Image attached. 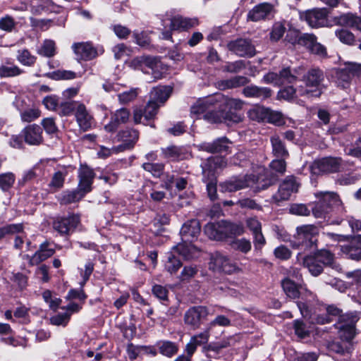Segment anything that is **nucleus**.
<instances>
[{"mask_svg":"<svg viewBox=\"0 0 361 361\" xmlns=\"http://www.w3.org/2000/svg\"><path fill=\"white\" fill-rule=\"evenodd\" d=\"M242 102L221 94L197 101L191 107V114L197 118L203 114L204 120L212 123L222 122L239 123L241 116L236 110L242 108Z\"/></svg>","mask_w":361,"mask_h":361,"instance_id":"nucleus-1","label":"nucleus"},{"mask_svg":"<svg viewBox=\"0 0 361 361\" xmlns=\"http://www.w3.org/2000/svg\"><path fill=\"white\" fill-rule=\"evenodd\" d=\"M324 79V73L320 69L312 68L308 71L302 76L305 86H298V94L307 98L319 97L324 89L322 84Z\"/></svg>","mask_w":361,"mask_h":361,"instance_id":"nucleus-2","label":"nucleus"},{"mask_svg":"<svg viewBox=\"0 0 361 361\" xmlns=\"http://www.w3.org/2000/svg\"><path fill=\"white\" fill-rule=\"evenodd\" d=\"M318 202L312 207V210L316 218L325 217L334 208L338 212H343L344 207L338 195L334 192H321L316 195Z\"/></svg>","mask_w":361,"mask_h":361,"instance_id":"nucleus-3","label":"nucleus"},{"mask_svg":"<svg viewBox=\"0 0 361 361\" xmlns=\"http://www.w3.org/2000/svg\"><path fill=\"white\" fill-rule=\"evenodd\" d=\"M360 317L357 312L346 313L339 316L337 329L343 340L351 341L355 335V324Z\"/></svg>","mask_w":361,"mask_h":361,"instance_id":"nucleus-4","label":"nucleus"},{"mask_svg":"<svg viewBox=\"0 0 361 361\" xmlns=\"http://www.w3.org/2000/svg\"><path fill=\"white\" fill-rule=\"evenodd\" d=\"M209 267L211 270L226 274H233L239 271L236 264L226 255L221 252H215L212 255Z\"/></svg>","mask_w":361,"mask_h":361,"instance_id":"nucleus-5","label":"nucleus"},{"mask_svg":"<svg viewBox=\"0 0 361 361\" xmlns=\"http://www.w3.org/2000/svg\"><path fill=\"white\" fill-rule=\"evenodd\" d=\"M312 27L332 26L333 23L329 19L328 11L326 8H314L304 13L300 16Z\"/></svg>","mask_w":361,"mask_h":361,"instance_id":"nucleus-6","label":"nucleus"},{"mask_svg":"<svg viewBox=\"0 0 361 361\" xmlns=\"http://www.w3.org/2000/svg\"><path fill=\"white\" fill-rule=\"evenodd\" d=\"M212 314L213 312L206 307H192L185 312L184 321L187 325L193 329H197L203 322L207 319L208 316Z\"/></svg>","mask_w":361,"mask_h":361,"instance_id":"nucleus-7","label":"nucleus"},{"mask_svg":"<svg viewBox=\"0 0 361 361\" xmlns=\"http://www.w3.org/2000/svg\"><path fill=\"white\" fill-rule=\"evenodd\" d=\"M253 183H255V176L245 175L232 177L229 180L221 183L219 188L222 192H233L247 187H252Z\"/></svg>","mask_w":361,"mask_h":361,"instance_id":"nucleus-8","label":"nucleus"},{"mask_svg":"<svg viewBox=\"0 0 361 361\" xmlns=\"http://www.w3.org/2000/svg\"><path fill=\"white\" fill-rule=\"evenodd\" d=\"M298 75V73L296 71L292 73L289 68H283L281 71L279 75L272 72L267 73L264 76L263 80L266 83L280 86L296 82Z\"/></svg>","mask_w":361,"mask_h":361,"instance_id":"nucleus-9","label":"nucleus"},{"mask_svg":"<svg viewBox=\"0 0 361 361\" xmlns=\"http://www.w3.org/2000/svg\"><path fill=\"white\" fill-rule=\"evenodd\" d=\"M317 235L318 229L313 225H304L297 228V239L305 248L314 247Z\"/></svg>","mask_w":361,"mask_h":361,"instance_id":"nucleus-10","label":"nucleus"},{"mask_svg":"<svg viewBox=\"0 0 361 361\" xmlns=\"http://www.w3.org/2000/svg\"><path fill=\"white\" fill-rule=\"evenodd\" d=\"M298 186L295 177L288 176L280 184L277 192L272 196L273 200L275 202L288 200L293 193L298 191Z\"/></svg>","mask_w":361,"mask_h":361,"instance_id":"nucleus-11","label":"nucleus"},{"mask_svg":"<svg viewBox=\"0 0 361 361\" xmlns=\"http://www.w3.org/2000/svg\"><path fill=\"white\" fill-rule=\"evenodd\" d=\"M340 159L334 157H325L314 161L310 166L311 172L315 175L324 173H334L339 169Z\"/></svg>","mask_w":361,"mask_h":361,"instance_id":"nucleus-12","label":"nucleus"},{"mask_svg":"<svg viewBox=\"0 0 361 361\" xmlns=\"http://www.w3.org/2000/svg\"><path fill=\"white\" fill-rule=\"evenodd\" d=\"M228 49L240 57H252L255 54V48L246 39H238L228 44Z\"/></svg>","mask_w":361,"mask_h":361,"instance_id":"nucleus-13","label":"nucleus"},{"mask_svg":"<svg viewBox=\"0 0 361 361\" xmlns=\"http://www.w3.org/2000/svg\"><path fill=\"white\" fill-rule=\"evenodd\" d=\"M297 37V42L299 44L306 47L313 54L321 56H325L326 55V48L317 42V38L314 35L303 33L298 35Z\"/></svg>","mask_w":361,"mask_h":361,"instance_id":"nucleus-14","label":"nucleus"},{"mask_svg":"<svg viewBox=\"0 0 361 361\" xmlns=\"http://www.w3.org/2000/svg\"><path fill=\"white\" fill-rule=\"evenodd\" d=\"M201 227L198 220L190 219L183 224L180 231L182 241L192 243L197 239Z\"/></svg>","mask_w":361,"mask_h":361,"instance_id":"nucleus-15","label":"nucleus"},{"mask_svg":"<svg viewBox=\"0 0 361 361\" xmlns=\"http://www.w3.org/2000/svg\"><path fill=\"white\" fill-rule=\"evenodd\" d=\"M274 6L271 4L262 3L251 9L247 16V20L257 22L269 19L273 16Z\"/></svg>","mask_w":361,"mask_h":361,"instance_id":"nucleus-16","label":"nucleus"},{"mask_svg":"<svg viewBox=\"0 0 361 361\" xmlns=\"http://www.w3.org/2000/svg\"><path fill=\"white\" fill-rule=\"evenodd\" d=\"M159 104L155 102L149 101L144 110L135 109L133 111V120L135 123L147 125L144 121H149L154 118L157 113Z\"/></svg>","mask_w":361,"mask_h":361,"instance_id":"nucleus-17","label":"nucleus"},{"mask_svg":"<svg viewBox=\"0 0 361 361\" xmlns=\"http://www.w3.org/2000/svg\"><path fill=\"white\" fill-rule=\"evenodd\" d=\"M80 223V216L76 214L68 217L56 219L54 222V228L61 234H68L74 230Z\"/></svg>","mask_w":361,"mask_h":361,"instance_id":"nucleus-18","label":"nucleus"},{"mask_svg":"<svg viewBox=\"0 0 361 361\" xmlns=\"http://www.w3.org/2000/svg\"><path fill=\"white\" fill-rule=\"evenodd\" d=\"M78 188L85 194L92 190V184L94 178V173L86 165H81L78 169Z\"/></svg>","mask_w":361,"mask_h":361,"instance_id":"nucleus-19","label":"nucleus"},{"mask_svg":"<svg viewBox=\"0 0 361 361\" xmlns=\"http://www.w3.org/2000/svg\"><path fill=\"white\" fill-rule=\"evenodd\" d=\"M55 253V250L51 247V243L46 240L41 243L39 250L31 257L25 255V257L29 259V264L32 266L37 265L40 262L46 260L51 257Z\"/></svg>","mask_w":361,"mask_h":361,"instance_id":"nucleus-20","label":"nucleus"},{"mask_svg":"<svg viewBox=\"0 0 361 361\" xmlns=\"http://www.w3.org/2000/svg\"><path fill=\"white\" fill-rule=\"evenodd\" d=\"M341 251L350 259L354 260L361 259V235L354 236L350 240L341 245Z\"/></svg>","mask_w":361,"mask_h":361,"instance_id":"nucleus-21","label":"nucleus"},{"mask_svg":"<svg viewBox=\"0 0 361 361\" xmlns=\"http://www.w3.org/2000/svg\"><path fill=\"white\" fill-rule=\"evenodd\" d=\"M72 48L75 55L82 60H92L97 56L96 49L89 42L75 43Z\"/></svg>","mask_w":361,"mask_h":361,"instance_id":"nucleus-22","label":"nucleus"},{"mask_svg":"<svg viewBox=\"0 0 361 361\" xmlns=\"http://www.w3.org/2000/svg\"><path fill=\"white\" fill-rule=\"evenodd\" d=\"M231 142L226 137H219L212 142H204L202 143L200 147L204 151L216 153L227 152L230 149Z\"/></svg>","mask_w":361,"mask_h":361,"instance_id":"nucleus-23","label":"nucleus"},{"mask_svg":"<svg viewBox=\"0 0 361 361\" xmlns=\"http://www.w3.org/2000/svg\"><path fill=\"white\" fill-rule=\"evenodd\" d=\"M25 141L31 145H38L42 142V130L40 126L33 124L25 128L23 131Z\"/></svg>","mask_w":361,"mask_h":361,"instance_id":"nucleus-24","label":"nucleus"},{"mask_svg":"<svg viewBox=\"0 0 361 361\" xmlns=\"http://www.w3.org/2000/svg\"><path fill=\"white\" fill-rule=\"evenodd\" d=\"M75 117L80 128L82 130L86 131L91 128L93 118L83 104H78Z\"/></svg>","mask_w":361,"mask_h":361,"instance_id":"nucleus-25","label":"nucleus"},{"mask_svg":"<svg viewBox=\"0 0 361 361\" xmlns=\"http://www.w3.org/2000/svg\"><path fill=\"white\" fill-rule=\"evenodd\" d=\"M300 295L302 300L305 302L299 301L297 302V306L303 317H309L312 319L310 310H309L308 302H313L315 300V295L306 288L300 286Z\"/></svg>","mask_w":361,"mask_h":361,"instance_id":"nucleus-26","label":"nucleus"},{"mask_svg":"<svg viewBox=\"0 0 361 361\" xmlns=\"http://www.w3.org/2000/svg\"><path fill=\"white\" fill-rule=\"evenodd\" d=\"M227 166V161L224 157L221 156L211 157L208 158L205 163L202 165L204 174L208 171V173L212 175L218 170H221Z\"/></svg>","mask_w":361,"mask_h":361,"instance_id":"nucleus-27","label":"nucleus"},{"mask_svg":"<svg viewBox=\"0 0 361 361\" xmlns=\"http://www.w3.org/2000/svg\"><path fill=\"white\" fill-rule=\"evenodd\" d=\"M174 253L181 255L185 259H192L197 257L200 250L192 243H178L173 248Z\"/></svg>","mask_w":361,"mask_h":361,"instance_id":"nucleus-28","label":"nucleus"},{"mask_svg":"<svg viewBox=\"0 0 361 361\" xmlns=\"http://www.w3.org/2000/svg\"><path fill=\"white\" fill-rule=\"evenodd\" d=\"M119 140L123 143L119 147H123L121 150L123 152L130 149L133 147L135 143L138 140V132L134 129H126L118 133Z\"/></svg>","mask_w":361,"mask_h":361,"instance_id":"nucleus-29","label":"nucleus"},{"mask_svg":"<svg viewBox=\"0 0 361 361\" xmlns=\"http://www.w3.org/2000/svg\"><path fill=\"white\" fill-rule=\"evenodd\" d=\"M198 25L197 18H188L182 16H175L171 19L170 28L171 30H187Z\"/></svg>","mask_w":361,"mask_h":361,"instance_id":"nucleus-30","label":"nucleus"},{"mask_svg":"<svg viewBox=\"0 0 361 361\" xmlns=\"http://www.w3.org/2000/svg\"><path fill=\"white\" fill-rule=\"evenodd\" d=\"M162 156L164 159L171 161L182 160L188 156L182 147L170 145L164 148H161Z\"/></svg>","mask_w":361,"mask_h":361,"instance_id":"nucleus-31","label":"nucleus"},{"mask_svg":"<svg viewBox=\"0 0 361 361\" xmlns=\"http://www.w3.org/2000/svg\"><path fill=\"white\" fill-rule=\"evenodd\" d=\"M243 92L247 97L267 99L271 96V90L267 87H259L256 85L245 87Z\"/></svg>","mask_w":361,"mask_h":361,"instance_id":"nucleus-32","label":"nucleus"},{"mask_svg":"<svg viewBox=\"0 0 361 361\" xmlns=\"http://www.w3.org/2000/svg\"><path fill=\"white\" fill-rule=\"evenodd\" d=\"M336 23L361 31V18L351 13L341 16L336 19Z\"/></svg>","mask_w":361,"mask_h":361,"instance_id":"nucleus-33","label":"nucleus"},{"mask_svg":"<svg viewBox=\"0 0 361 361\" xmlns=\"http://www.w3.org/2000/svg\"><path fill=\"white\" fill-rule=\"evenodd\" d=\"M302 263L314 276L319 275L323 271V265L315 255L305 257L302 259Z\"/></svg>","mask_w":361,"mask_h":361,"instance_id":"nucleus-34","label":"nucleus"},{"mask_svg":"<svg viewBox=\"0 0 361 361\" xmlns=\"http://www.w3.org/2000/svg\"><path fill=\"white\" fill-rule=\"evenodd\" d=\"M156 345L159 349V353L168 357H173L177 354L178 351V344L170 341H159Z\"/></svg>","mask_w":361,"mask_h":361,"instance_id":"nucleus-35","label":"nucleus"},{"mask_svg":"<svg viewBox=\"0 0 361 361\" xmlns=\"http://www.w3.org/2000/svg\"><path fill=\"white\" fill-rule=\"evenodd\" d=\"M272 153L277 158L286 159L288 157V152L283 142L278 135L271 137Z\"/></svg>","mask_w":361,"mask_h":361,"instance_id":"nucleus-36","label":"nucleus"},{"mask_svg":"<svg viewBox=\"0 0 361 361\" xmlns=\"http://www.w3.org/2000/svg\"><path fill=\"white\" fill-rule=\"evenodd\" d=\"M171 92L170 87H158L151 92V101L157 104H164L169 97Z\"/></svg>","mask_w":361,"mask_h":361,"instance_id":"nucleus-37","label":"nucleus"},{"mask_svg":"<svg viewBox=\"0 0 361 361\" xmlns=\"http://www.w3.org/2000/svg\"><path fill=\"white\" fill-rule=\"evenodd\" d=\"M283 290L286 295L291 299H297L300 295V286L295 282L286 278L281 282Z\"/></svg>","mask_w":361,"mask_h":361,"instance_id":"nucleus-38","label":"nucleus"},{"mask_svg":"<svg viewBox=\"0 0 361 361\" xmlns=\"http://www.w3.org/2000/svg\"><path fill=\"white\" fill-rule=\"evenodd\" d=\"M269 108L262 106L255 105L252 106L248 111L247 116L250 119L257 122H266Z\"/></svg>","mask_w":361,"mask_h":361,"instance_id":"nucleus-39","label":"nucleus"},{"mask_svg":"<svg viewBox=\"0 0 361 361\" xmlns=\"http://www.w3.org/2000/svg\"><path fill=\"white\" fill-rule=\"evenodd\" d=\"M248 82V79L245 76L238 75L232 78L224 80L219 82L221 89H231L245 85Z\"/></svg>","mask_w":361,"mask_h":361,"instance_id":"nucleus-40","label":"nucleus"},{"mask_svg":"<svg viewBox=\"0 0 361 361\" xmlns=\"http://www.w3.org/2000/svg\"><path fill=\"white\" fill-rule=\"evenodd\" d=\"M85 194L79 188L73 191L63 192L59 199L60 202L63 204H68L80 200Z\"/></svg>","mask_w":361,"mask_h":361,"instance_id":"nucleus-41","label":"nucleus"},{"mask_svg":"<svg viewBox=\"0 0 361 361\" xmlns=\"http://www.w3.org/2000/svg\"><path fill=\"white\" fill-rule=\"evenodd\" d=\"M154 63V58L147 56H141L134 58L130 62V66L134 69H142L144 65L147 67L152 68Z\"/></svg>","mask_w":361,"mask_h":361,"instance_id":"nucleus-42","label":"nucleus"},{"mask_svg":"<svg viewBox=\"0 0 361 361\" xmlns=\"http://www.w3.org/2000/svg\"><path fill=\"white\" fill-rule=\"evenodd\" d=\"M17 60L23 65L32 66L36 61V57L30 54L27 49H20L18 51Z\"/></svg>","mask_w":361,"mask_h":361,"instance_id":"nucleus-43","label":"nucleus"},{"mask_svg":"<svg viewBox=\"0 0 361 361\" xmlns=\"http://www.w3.org/2000/svg\"><path fill=\"white\" fill-rule=\"evenodd\" d=\"M175 254L173 251L169 254L164 264L165 269L170 274L176 273L182 265L180 259L175 256Z\"/></svg>","mask_w":361,"mask_h":361,"instance_id":"nucleus-44","label":"nucleus"},{"mask_svg":"<svg viewBox=\"0 0 361 361\" xmlns=\"http://www.w3.org/2000/svg\"><path fill=\"white\" fill-rule=\"evenodd\" d=\"M140 93V89L137 87L131 88L129 90L124 91L118 94V101L123 104H126L133 102Z\"/></svg>","mask_w":361,"mask_h":361,"instance_id":"nucleus-45","label":"nucleus"},{"mask_svg":"<svg viewBox=\"0 0 361 361\" xmlns=\"http://www.w3.org/2000/svg\"><path fill=\"white\" fill-rule=\"evenodd\" d=\"M317 259L321 262L322 264L332 266L333 268L340 270L338 266L334 265V255L328 250H322L314 254Z\"/></svg>","mask_w":361,"mask_h":361,"instance_id":"nucleus-46","label":"nucleus"},{"mask_svg":"<svg viewBox=\"0 0 361 361\" xmlns=\"http://www.w3.org/2000/svg\"><path fill=\"white\" fill-rule=\"evenodd\" d=\"M37 53L46 57L54 56L56 53L55 42L51 39L44 40L42 47L37 50Z\"/></svg>","mask_w":361,"mask_h":361,"instance_id":"nucleus-47","label":"nucleus"},{"mask_svg":"<svg viewBox=\"0 0 361 361\" xmlns=\"http://www.w3.org/2000/svg\"><path fill=\"white\" fill-rule=\"evenodd\" d=\"M328 316H318L316 319H311L312 322H315L317 324H324L331 321V316L339 315L341 310L334 306H329L326 308Z\"/></svg>","mask_w":361,"mask_h":361,"instance_id":"nucleus-48","label":"nucleus"},{"mask_svg":"<svg viewBox=\"0 0 361 361\" xmlns=\"http://www.w3.org/2000/svg\"><path fill=\"white\" fill-rule=\"evenodd\" d=\"M231 325V320L226 316L220 314L215 317L214 319L210 322L207 326V329L212 334L214 333V328L216 326L221 327H226Z\"/></svg>","mask_w":361,"mask_h":361,"instance_id":"nucleus-49","label":"nucleus"},{"mask_svg":"<svg viewBox=\"0 0 361 361\" xmlns=\"http://www.w3.org/2000/svg\"><path fill=\"white\" fill-rule=\"evenodd\" d=\"M80 102H66L61 103L59 106V114L61 116H69L75 113Z\"/></svg>","mask_w":361,"mask_h":361,"instance_id":"nucleus-50","label":"nucleus"},{"mask_svg":"<svg viewBox=\"0 0 361 361\" xmlns=\"http://www.w3.org/2000/svg\"><path fill=\"white\" fill-rule=\"evenodd\" d=\"M23 71L17 66H5L2 65L0 66V77H15L23 73Z\"/></svg>","mask_w":361,"mask_h":361,"instance_id":"nucleus-51","label":"nucleus"},{"mask_svg":"<svg viewBox=\"0 0 361 361\" xmlns=\"http://www.w3.org/2000/svg\"><path fill=\"white\" fill-rule=\"evenodd\" d=\"M15 180L16 177L13 173L0 174V188L4 191L9 190L14 184Z\"/></svg>","mask_w":361,"mask_h":361,"instance_id":"nucleus-52","label":"nucleus"},{"mask_svg":"<svg viewBox=\"0 0 361 361\" xmlns=\"http://www.w3.org/2000/svg\"><path fill=\"white\" fill-rule=\"evenodd\" d=\"M245 62L243 60L235 61L234 62H227L222 66L224 72L236 73L245 68Z\"/></svg>","mask_w":361,"mask_h":361,"instance_id":"nucleus-53","label":"nucleus"},{"mask_svg":"<svg viewBox=\"0 0 361 361\" xmlns=\"http://www.w3.org/2000/svg\"><path fill=\"white\" fill-rule=\"evenodd\" d=\"M145 171L149 172L154 177H160L164 171V165L159 163L147 162L142 164Z\"/></svg>","mask_w":361,"mask_h":361,"instance_id":"nucleus-54","label":"nucleus"},{"mask_svg":"<svg viewBox=\"0 0 361 361\" xmlns=\"http://www.w3.org/2000/svg\"><path fill=\"white\" fill-rule=\"evenodd\" d=\"M336 35L342 43L348 45H353L355 41L354 35L345 29L336 30Z\"/></svg>","mask_w":361,"mask_h":361,"instance_id":"nucleus-55","label":"nucleus"},{"mask_svg":"<svg viewBox=\"0 0 361 361\" xmlns=\"http://www.w3.org/2000/svg\"><path fill=\"white\" fill-rule=\"evenodd\" d=\"M133 37L135 38V43L140 47L144 48H149L151 44L150 37L146 32H133Z\"/></svg>","mask_w":361,"mask_h":361,"instance_id":"nucleus-56","label":"nucleus"},{"mask_svg":"<svg viewBox=\"0 0 361 361\" xmlns=\"http://www.w3.org/2000/svg\"><path fill=\"white\" fill-rule=\"evenodd\" d=\"M266 122L279 126L285 124L283 114L279 111H272L270 109H269V113L267 114Z\"/></svg>","mask_w":361,"mask_h":361,"instance_id":"nucleus-57","label":"nucleus"},{"mask_svg":"<svg viewBox=\"0 0 361 361\" xmlns=\"http://www.w3.org/2000/svg\"><path fill=\"white\" fill-rule=\"evenodd\" d=\"M66 173L63 171H56L54 173L49 185L50 188L59 190L63 187Z\"/></svg>","mask_w":361,"mask_h":361,"instance_id":"nucleus-58","label":"nucleus"},{"mask_svg":"<svg viewBox=\"0 0 361 361\" xmlns=\"http://www.w3.org/2000/svg\"><path fill=\"white\" fill-rule=\"evenodd\" d=\"M233 249L247 253L251 250V243L245 238L237 239L231 244Z\"/></svg>","mask_w":361,"mask_h":361,"instance_id":"nucleus-59","label":"nucleus"},{"mask_svg":"<svg viewBox=\"0 0 361 361\" xmlns=\"http://www.w3.org/2000/svg\"><path fill=\"white\" fill-rule=\"evenodd\" d=\"M218 230V223H208L204 226V232L210 239L221 240Z\"/></svg>","mask_w":361,"mask_h":361,"instance_id":"nucleus-60","label":"nucleus"},{"mask_svg":"<svg viewBox=\"0 0 361 361\" xmlns=\"http://www.w3.org/2000/svg\"><path fill=\"white\" fill-rule=\"evenodd\" d=\"M298 86L295 88L293 86H288L279 92L278 97L286 100L292 99L296 95L300 96L298 92Z\"/></svg>","mask_w":361,"mask_h":361,"instance_id":"nucleus-61","label":"nucleus"},{"mask_svg":"<svg viewBox=\"0 0 361 361\" xmlns=\"http://www.w3.org/2000/svg\"><path fill=\"white\" fill-rule=\"evenodd\" d=\"M197 273V269L196 267L192 265L185 266L179 276V279L181 281H188L193 278Z\"/></svg>","mask_w":361,"mask_h":361,"instance_id":"nucleus-62","label":"nucleus"},{"mask_svg":"<svg viewBox=\"0 0 361 361\" xmlns=\"http://www.w3.org/2000/svg\"><path fill=\"white\" fill-rule=\"evenodd\" d=\"M113 52L114 54V57L116 59H120L125 56H129L131 54L132 50L130 47L121 43L116 45L113 48Z\"/></svg>","mask_w":361,"mask_h":361,"instance_id":"nucleus-63","label":"nucleus"},{"mask_svg":"<svg viewBox=\"0 0 361 361\" xmlns=\"http://www.w3.org/2000/svg\"><path fill=\"white\" fill-rule=\"evenodd\" d=\"M211 334H212L209 331L207 328L204 331L192 336L190 339L198 347L201 345L206 344Z\"/></svg>","mask_w":361,"mask_h":361,"instance_id":"nucleus-64","label":"nucleus"}]
</instances>
